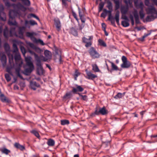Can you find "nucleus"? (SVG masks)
<instances>
[{
    "instance_id": "f257e3e1",
    "label": "nucleus",
    "mask_w": 157,
    "mask_h": 157,
    "mask_svg": "<svg viewBox=\"0 0 157 157\" xmlns=\"http://www.w3.org/2000/svg\"><path fill=\"white\" fill-rule=\"evenodd\" d=\"M14 58L15 61V69L16 73L17 76L21 79H23V77L20 74L21 68L23 64L22 61L21 59V56L19 54L16 53L14 55Z\"/></svg>"
},
{
    "instance_id": "f03ea898",
    "label": "nucleus",
    "mask_w": 157,
    "mask_h": 157,
    "mask_svg": "<svg viewBox=\"0 0 157 157\" xmlns=\"http://www.w3.org/2000/svg\"><path fill=\"white\" fill-rule=\"evenodd\" d=\"M29 52L32 54L34 55L36 61V65L37 66V72L39 75L43 73V68L41 62L40 57L35 52L29 50Z\"/></svg>"
},
{
    "instance_id": "7ed1b4c3",
    "label": "nucleus",
    "mask_w": 157,
    "mask_h": 157,
    "mask_svg": "<svg viewBox=\"0 0 157 157\" xmlns=\"http://www.w3.org/2000/svg\"><path fill=\"white\" fill-rule=\"evenodd\" d=\"M108 113V111L106 109L105 106L100 108L99 106H97L95 108L94 111L92 113L90 116L92 117H95L96 116H98L100 114L105 115Z\"/></svg>"
},
{
    "instance_id": "20e7f679",
    "label": "nucleus",
    "mask_w": 157,
    "mask_h": 157,
    "mask_svg": "<svg viewBox=\"0 0 157 157\" xmlns=\"http://www.w3.org/2000/svg\"><path fill=\"white\" fill-rule=\"evenodd\" d=\"M26 64L29 68H26L25 70L24 74L27 75L28 74L30 73L34 69V66L33 63L31 61V58L28 57L25 58Z\"/></svg>"
},
{
    "instance_id": "39448f33",
    "label": "nucleus",
    "mask_w": 157,
    "mask_h": 157,
    "mask_svg": "<svg viewBox=\"0 0 157 157\" xmlns=\"http://www.w3.org/2000/svg\"><path fill=\"white\" fill-rule=\"evenodd\" d=\"M134 5L137 9H140L139 13L141 19H143L144 17L145 14L144 13V5L142 2L139 3L138 0L134 1Z\"/></svg>"
},
{
    "instance_id": "423d86ee",
    "label": "nucleus",
    "mask_w": 157,
    "mask_h": 157,
    "mask_svg": "<svg viewBox=\"0 0 157 157\" xmlns=\"http://www.w3.org/2000/svg\"><path fill=\"white\" fill-rule=\"evenodd\" d=\"M147 11L148 14H151V16H148L146 18V20L147 21H151V18H154V14L157 15V11L155 8L153 6H151L150 7H148L147 9Z\"/></svg>"
},
{
    "instance_id": "0eeeda50",
    "label": "nucleus",
    "mask_w": 157,
    "mask_h": 157,
    "mask_svg": "<svg viewBox=\"0 0 157 157\" xmlns=\"http://www.w3.org/2000/svg\"><path fill=\"white\" fill-rule=\"evenodd\" d=\"M88 52L92 59H98L101 56V55L96 51V49L93 47H91L90 48Z\"/></svg>"
},
{
    "instance_id": "6e6552de",
    "label": "nucleus",
    "mask_w": 157,
    "mask_h": 157,
    "mask_svg": "<svg viewBox=\"0 0 157 157\" xmlns=\"http://www.w3.org/2000/svg\"><path fill=\"white\" fill-rule=\"evenodd\" d=\"M122 63L121 65V67L122 68H128L131 65L130 62L127 60V59L126 57L124 56H122L121 58Z\"/></svg>"
},
{
    "instance_id": "1a4fd4ad",
    "label": "nucleus",
    "mask_w": 157,
    "mask_h": 157,
    "mask_svg": "<svg viewBox=\"0 0 157 157\" xmlns=\"http://www.w3.org/2000/svg\"><path fill=\"white\" fill-rule=\"evenodd\" d=\"M19 12V11L16 10L10 11L9 13L10 19H13L16 17L19 16L20 15Z\"/></svg>"
},
{
    "instance_id": "9d476101",
    "label": "nucleus",
    "mask_w": 157,
    "mask_h": 157,
    "mask_svg": "<svg viewBox=\"0 0 157 157\" xmlns=\"http://www.w3.org/2000/svg\"><path fill=\"white\" fill-rule=\"evenodd\" d=\"M4 7L3 5L0 4V19L2 21H5L6 20V15L3 12Z\"/></svg>"
},
{
    "instance_id": "9b49d317",
    "label": "nucleus",
    "mask_w": 157,
    "mask_h": 157,
    "mask_svg": "<svg viewBox=\"0 0 157 157\" xmlns=\"http://www.w3.org/2000/svg\"><path fill=\"white\" fill-rule=\"evenodd\" d=\"M85 71L87 75V76L86 77V78L88 79L93 80L97 77V75L92 73L90 71H88L87 69Z\"/></svg>"
},
{
    "instance_id": "f8f14e48",
    "label": "nucleus",
    "mask_w": 157,
    "mask_h": 157,
    "mask_svg": "<svg viewBox=\"0 0 157 157\" xmlns=\"http://www.w3.org/2000/svg\"><path fill=\"white\" fill-rule=\"evenodd\" d=\"M3 35L6 38H7L9 36H12V30H10L9 31L7 28L6 27L4 30Z\"/></svg>"
},
{
    "instance_id": "ddd939ff",
    "label": "nucleus",
    "mask_w": 157,
    "mask_h": 157,
    "mask_svg": "<svg viewBox=\"0 0 157 157\" xmlns=\"http://www.w3.org/2000/svg\"><path fill=\"white\" fill-rule=\"evenodd\" d=\"M27 36L30 38L31 40L33 42H36L37 40L34 36V35H36V33L34 32H27L26 33Z\"/></svg>"
},
{
    "instance_id": "4468645a",
    "label": "nucleus",
    "mask_w": 157,
    "mask_h": 157,
    "mask_svg": "<svg viewBox=\"0 0 157 157\" xmlns=\"http://www.w3.org/2000/svg\"><path fill=\"white\" fill-rule=\"evenodd\" d=\"M76 88H73L72 92L74 94L77 93V92H82L84 90V89L82 88L81 86L76 85Z\"/></svg>"
},
{
    "instance_id": "2eb2a0df",
    "label": "nucleus",
    "mask_w": 157,
    "mask_h": 157,
    "mask_svg": "<svg viewBox=\"0 0 157 157\" xmlns=\"http://www.w3.org/2000/svg\"><path fill=\"white\" fill-rule=\"evenodd\" d=\"M132 13L135 19L136 24L137 25L140 22L137 11L136 10H135Z\"/></svg>"
},
{
    "instance_id": "dca6fc26",
    "label": "nucleus",
    "mask_w": 157,
    "mask_h": 157,
    "mask_svg": "<svg viewBox=\"0 0 157 157\" xmlns=\"http://www.w3.org/2000/svg\"><path fill=\"white\" fill-rule=\"evenodd\" d=\"M12 6L15 9H17V10H21L22 9H25V7L22 5L21 3H19L17 4H12Z\"/></svg>"
},
{
    "instance_id": "f3484780",
    "label": "nucleus",
    "mask_w": 157,
    "mask_h": 157,
    "mask_svg": "<svg viewBox=\"0 0 157 157\" xmlns=\"http://www.w3.org/2000/svg\"><path fill=\"white\" fill-rule=\"evenodd\" d=\"M128 5L121 6V14H126L128 11Z\"/></svg>"
},
{
    "instance_id": "a211bd4d",
    "label": "nucleus",
    "mask_w": 157,
    "mask_h": 157,
    "mask_svg": "<svg viewBox=\"0 0 157 157\" xmlns=\"http://www.w3.org/2000/svg\"><path fill=\"white\" fill-rule=\"evenodd\" d=\"M30 86L32 89L34 90H36V87H39L40 85L36 82H30Z\"/></svg>"
},
{
    "instance_id": "6ab92c4d",
    "label": "nucleus",
    "mask_w": 157,
    "mask_h": 157,
    "mask_svg": "<svg viewBox=\"0 0 157 157\" xmlns=\"http://www.w3.org/2000/svg\"><path fill=\"white\" fill-rule=\"evenodd\" d=\"M55 25L57 30L59 31L61 27V25L60 21L59 19L54 20Z\"/></svg>"
},
{
    "instance_id": "aec40b11",
    "label": "nucleus",
    "mask_w": 157,
    "mask_h": 157,
    "mask_svg": "<svg viewBox=\"0 0 157 157\" xmlns=\"http://www.w3.org/2000/svg\"><path fill=\"white\" fill-rule=\"evenodd\" d=\"M0 59L3 66L5 67L6 65L7 62L6 56L5 54H2Z\"/></svg>"
},
{
    "instance_id": "412c9836",
    "label": "nucleus",
    "mask_w": 157,
    "mask_h": 157,
    "mask_svg": "<svg viewBox=\"0 0 157 157\" xmlns=\"http://www.w3.org/2000/svg\"><path fill=\"white\" fill-rule=\"evenodd\" d=\"M25 29V26L20 27L19 28L18 34L20 37H23L24 31Z\"/></svg>"
},
{
    "instance_id": "4be33fe9",
    "label": "nucleus",
    "mask_w": 157,
    "mask_h": 157,
    "mask_svg": "<svg viewBox=\"0 0 157 157\" xmlns=\"http://www.w3.org/2000/svg\"><path fill=\"white\" fill-rule=\"evenodd\" d=\"M119 16H120V12L119 11H117L115 14V17H114L118 25H119Z\"/></svg>"
},
{
    "instance_id": "5701e85b",
    "label": "nucleus",
    "mask_w": 157,
    "mask_h": 157,
    "mask_svg": "<svg viewBox=\"0 0 157 157\" xmlns=\"http://www.w3.org/2000/svg\"><path fill=\"white\" fill-rule=\"evenodd\" d=\"M14 146L16 148L18 149L21 151H23L25 149V147L24 146L20 145L18 143H15L14 144Z\"/></svg>"
},
{
    "instance_id": "b1692460",
    "label": "nucleus",
    "mask_w": 157,
    "mask_h": 157,
    "mask_svg": "<svg viewBox=\"0 0 157 157\" xmlns=\"http://www.w3.org/2000/svg\"><path fill=\"white\" fill-rule=\"evenodd\" d=\"M47 144L49 146L53 147L55 145V142L53 139H49L48 140Z\"/></svg>"
},
{
    "instance_id": "393cba45",
    "label": "nucleus",
    "mask_w": 157,
    "mask_h": 157,
    "mask_svg": "<svg viewBox=\"0 0 157 157\" xmlns=\"http://www.w3.org/2000/svg\"><path fill=\"white\" fill-rule=\"evenodd\" d=\"M110 63L111 64L112 67V69L109 71L111 72H112V70L118 71L119 70L118 67L114 63L111 62H110Z\"/></svg>"
},
{
    "instance_id": "a878e982",
    "label": "nucleus",
    "mask_w": 157,
    "mask_h": 157,
    "mask_svg": "<svg viewBox=\"0 0 157 157\" xmlns=\"http://www.w3.org/2000/svg\"><path fill=\"white\" fill-rule=\"evenodd\" d=\"M113 1L115 4V10H118L120 7L119 0H113Z\"/></svg>"
},
{
    "instance_id": "bb28decb",
    "label": "nucleus",
    "mask_w": 157,
    "mask_h": 157,
    "mask_svg": "<svg viewBox=\"0 0 157 157\" xmlns=\"http://www.w3.org/2000/svg\"><path fill=\"white\" fill-rule=\"evenodd\" d=\"M93 38V37L92 36H89V39H87L86 38L84 37L82 38V42L84 43L88 42L91 41Z\"/></svg>"
},
{
    "instance_id": "cd10ccee",
    "label": "nucleus",
    "mask_w": 157,
    "mask_h": 157,
    "mask_svg": "<svg viewBox=\"0 0 157 157\" xmlns=\"http://www.w3.org/2000/svg\"><path fill=\"white\" fill-rule=\"evenodd\" d=\"M44 54L45 57L47 59H50L51 58V52H50L48 50H46L44 51Z\"/></svg>"
},
{
    "instance_id": "c85d7f7f",
    "label": "nucleus",
    "mask_w": 157,
    "mask_h": 157,
    "mask_svg": "<svg viewBox=\"0 0 157 157\" xmlns=\"http://www.w3.org/2000/svg\"><path fill=\"white\" fill-rule=\"evenodd\" d=\"M1 100L3 102H8V100L4 96L3 94H1L0 96Z\"/></svg>"
},
{
    "instance_id": "c756f323",
    "label": "nucleus",
    "mask_w": 157,
    "mask_h": 157,
    "mask_svg": "<svg viewBox=\"0 0 157 157\" xmlns=\"http://www.w3.org/2000/svg\"><path fill=\"white\" fill-rule=\"evenodd\" d=\"M114 19V17H108V20L110 21L111 24L114 27H116Z\"/></svg>"
},
{
    "instance_id": "7c9ffc66",
    "label": "nucleus",
    "mask_w": 157,
    "mask_h": 157,
    "mask_svg": "<svg viewBox=\"0 0 157 157\" xmlns=\"http://www.w3.org/2000/svg\"><path fill=\"white\" fill-rule=\"evenodd\" d=\"M71 34L75 36H78V32L76 30L73 28H72L71 29Z\"/></svg>"
},
{
    "instance_id": "2f4dec72",
    "label": "nucleus",
    "mask_w": 157,
    "mask_h": 157,
    "mask_svg": "<svg viewBox=\"0 0 157 157\" xmlns=\"http://www.w3.org/2000/svg\"><path fill=\"white\" fill-rule=\"evenodd\" d=\"M92 70L95 72H98L99 71V69L98 66L96 64H93L92 65Z\"/></svg>"
},
{
    "instance_id": "473e14b6",
    "label": "nucleus",
    "mask_w": 157,
    "mask_h": 157,
    "mask_svg": "<svg viewBox=\"0 0 157 157\" xmlns=\"http://www.w3.org/2000/svg\"><path fill=\"white\" fill-rule=\"evenodd\" d=\"M128 21L126 20L122 21L121 22V25L125 27H128L129 25V23Z\"/></svg>"
},
{
    "instance_id": "72a5a7b5",
    "label": "nucleus",
    "mask_w": 157,
    "mask_h": 157,
    "mask_svg": "<svg viewBox=\"0 0 157 157\" xmlns=\"http://www.w3.org/2000/svg\"><path fill=\"white\" fill-rule=\"evenodd\" d=\"M1 151L3 153L5 154L6 155L10 152V150L6 148H3L1 149Z\"/></svg>"
},
{
    "instance_id": "f704fd0d",
    "label": "nucleus",
    "mask_w": 157,
    "mask_h": 157,
    "mask_svg": "<svg viewBox=\"0 0 157 157\" xmlns=\"http://www.w3.org/2000/svg\"><path fill=\"white\" fill-rule=\"evenodd\" d=\"M4 48L6 52L9 51L10 50V47L8 44L7 43H5L4 45Z\"/></svg>"
},
{
    "instance_id": "c9c22d12",
    "label": "nucleus",
    "mask_w": 157,
    "mask_h": 157,
    "mask_svg": "<svg viewBox=\"0 0 157 157\" xmlns=\"http://www.w3.org/2000/svg\"><path fill=\"white\" fill-rule=\"evenodd\" d=\"M98 42L99 44L101 46H102L104 47H106V46H107L105 42L102 40L99 39L98 40Z\"/></svg>"
},
{
    "instance_id": "e433bc0d",
    "label": "nucleus",
    "mask_w": 157,
    "mask_h": 157,
    "mask_svg": "<svg viewBox=\"0 0 157 157\" xmlns=\"http://www.w3.org/2000/svg\"><path fill=\"white\" fill-rule=\"evenodd\" d=\"M107 7L108 8L109 10H113V6L111 2L108 1L107 2Z\"/></svg>"
},
{
    "instance_id": "4c0bfd02",
    "label": "nucleus",
    "mask_w": 157,
    "mask_h": 157,
    "mask_svg": "<svg viewBox=\"0 0 157 157\" xmlns=\"http://www.w3.org/2000/svg\"><path fill=\"white\" fill-rule=\"evenodd\" d=\"M61 124L62 125H68L69 124V121L67 120H62L61 121Z\"/></svg>"
},
{
    "instance_id": "58836bf2",
    "label": "nucleus",
    "mask_w": 157,
    "mask_h": 157,
    "mask_svg": "<svg viewBox=\"0 0 157 157\" xmlns=\"http://www.w3.org/2000/svg\"><path fill=\"white\" fill-rule=\"evenodd\" d=\"M104 5V3L103 2H101L99 4V12L101 11Z\"/></svg>"
},
{
    "instance_id": "ea45409f",
    "label": "nucleus",
    "mask_w": 157,
    "mask_h": 157,
    "mask_svg": "<svg viewBox=\"0 0 157 157\" xmlns=\"http://www.w3.org/2000/svg\"><path fill=\"white\" fill-rule=\"evenodd\" d=\"M124 95L122 94L118 93L114 96V98L117 99H119L121 98Z\"/></svg>"
},
{
    "instance_id": "a19ab883",
    "label": "nucleus",
    "mask_w": 157,
    "mask_h": 157,
    "mask_svg": "<svg viewBox=\"0 0 157 157\" xmlns=\"http://www.w3.org/2000/svg\"><path fill=\"white\" fill-rule=\"evenodd\" d=\"M31 132L37 138H39L40 137V135L35 130H33L31 131Z\"/></svg>"
},
{
    "instance_id": "79ce46f5",
    "label": "nucleus",
    "mask_w": 157,
    "mask_h": 157,
    "mask_svg": "<svg viewBox=\"0 0 157 157\" xmlns=\"http://www.w3.org/2000/svg\"><path fill=\"white\" fill-rule=\"evenodd\" d=\"M21 1L25 5L29 6L30 4V2L29 0H21Z\"/></svg>"
},
{
    "instance_id": "37998d69",
    "label": "nucleus",
    "mask_w": 157,
    "mask_h": 157,
    "mask_svg": "<svg viewBox=\"0 0 157 157\" xmlns=\"http://www.w3.org/2000/svg\"><path fill=\"white\" fill-rule=\"evenodd\" d=\"M78 94L80 97H82V98H81V99H82L84 101H87V96L86 95H82L81 94H80L79 93H78Z\"/></svg>"
},
{
    "instance_id": "c03bdc74",
    "label": "nucleus",
    "mask_w": 157,
    "mask_h": 157,
    "mask_svg": "<svg viewBox=\"0 0 157 157\" xmlns=\"http://www.w3.org/2000/svg\"><path fill=\"white\" fill-rule=\"evenodd\" d=\"M5 78L7 82H9L11 79V77L8 74H6L5 75Z\"/></svg>"
},
{
    "instance_id": "a18cd8bd",
    "label": "nucleus",
    "mask_w": 157,
    "mask_h": 157,
    "mask_svg": "<svg viewBox=\"0 0 157 157\" xmlns=\"http://www.w3.org/2000/svg\"><path fill=\"white\" fill-rule=\"evenodd\" d=\"M20 49L23 55L25 56L26 53V50L25 48L22 46H21L20 47Z\"/></svg>"
},
{
    "instance_id": "49530a36",
    "label": "nucleus",
    "mask_w": 157,
    "mask_h": 157,
    "mask_svg": "<svg viewBox=\"0 0 157 157\" xmlns=\"http://www.w3.org/2000/svg\"><path fill=\"white\" fill-rule=\"evenodd\" d=\"M13 52H17L18 51V49L17 47V46L16 44H13Z\"/></svg>"
},
{
    "instance_id": "de8ad7c7",
    "label": "nucleus",
    "mask_w": 157,
    "mask_h": 157,
    "mask_svg": "<svg viewBox=\"0 0 157 157\" xmlns=\"http://www.w3.org/2000/svg\"><path fill=\"white\" fill-rule=\"evenodd\" d=\"M72 96V94L71 92H70L68 93H67L64 96V98H70Z\"/></svg>"
},
{
    "instance_id": "09e8293b",
    "label": "nucleus",
    "mask_w": 157,
    "mask_h": 157,
    "mask_svg": "<svg viewBox=\"0 0 157 157\" xmlns=\"http://www.w3.org/2000/svg\"><path fill=\"white\" fill-rule=\"evenodd\" d=\"M29 23L31 25H37V23L34 20H30L29 21Z\"/></svg>"
},
{
    "instance_id": "8fccbe9b",
    "label": "nucleus",
    "mask_w": 157,
    "mask_h": 157,
    "mask_svg": "<svg viewBox=\"0 0 157 157\" xmlns=\"http://www.w3.org/2000/svg\"><path fill=\"white\" fill-rule=\"evenodd\" d=\"M126 14H122L121 18L124 19L127 21H129L127 16L126 15Z\"/></svg>"
},
{
    "instance_id": "3c124183",
    "label": "nucleus",
    "mask_w": 157,
    "mask_h": 157,
    "mask_svg": "<svg viewBox=\"0 0 157 157\" xmlns=\"http://www.w3.org/2000/svg\"><path fill=\"white\" fill-rule=\"evenodd\" d=\"M85 43L86 44L85 45V46L86 48H88L90 47L92 45V42L91 41Z\"/></svg>"
},
{
    "instance_id": "603ef678",
    "label": "nucleus",
    "mask_w": 157,
    "mask_h": 157,
    "mask_svg": "<svg viewBox=\"0 0 157 157\" xmlns=\"http://www.w3.org/2000/svg\"><path fill=\"white\" fill-rule=\"evenodd\" d=\"M29 21L27 20H25V27H29Z\"/></svg>"
},
{
    "instance_id": "864d4df0",
    "label": "nucleus",
    "mask_w": 157,
    "mask_h": 157,
    "mask_svg": "<svg viewBox=\"0 0 157 157\" xmlns=\"http://www.w3.org/2000/svg\"><path fill=\"white\" fill-rule=\"evenodd\" d=\"M5 6L8 7L12 6V4H11L8 1H6L5 3Z\"/></svg>"
},
{
    "instance_id": "5fc2aeb1",
    "label": "nucleus",
    "mask_w": 157,
    "mask_h": 157,
    "mask_svg": "<svg viewBox=\"0 0 157 157\" xmlns=\"http://www.w3.org/2000/svg\"><path fill=\"white\" fill-rule=\"evenodd\" d=\"M124 2L126 5H128V4L129 5L132 4L130 0H124Z\"/></svg>"
},
{
    "instance_id": "6e6d98bb",
    "label": "nucleus",
    "mask_w": 157,
    "mask_h": 157,
    "mask_svg": "<svg viewBox=\"0 0 157 157\" xmlns=\"http://www.w3.org/2000/svg\"><path fill=\"white\" fill-rule=\"evenodd\" d=\"M113 10H108V17H113L112 15V12Z\"/></svg>"
},
{
    "instance_id": "4d7b16f0",
    "label": "nucleus",
    "mask_w": 157,
    "mask_h": 157,
    "mask_svg": "<svg viewBox=\"0 0 157 157\" xmlns=\"http://www.w3.org/2000/svg\"><path fill=\"white\" fill-rule=\"evenodd\" d=\"M102 28V30L104 31H106V25L104 23H102L101 24Z\"/></svg>"
},
{
    "instance_id": "13d9d810",
    "label": "nucleus",
    "mask_w": 157,
    "mask_h": 157,
    "mask_svg": "<svg viewBox=\"0 0 157 157\" xmlns=\"http://www.w3.org/2000/svg\"><path fill=\"white\" fill-rule=\"evenodd\" d=\"M80 75V73L77 70H76L74 74V76H76V77H78Z\"/></svg>"
},
{
    "instance_id": "bf43d9fd",
    "label": "nucleus",
    "mask_w": 157,
    "mask_h": 157,
    "mask_svg": "<svg viewBox=\"0 0 157 157\" xmlns=\"http://www.w3.org/2000/svg\"><path fill=\"white\" fill-rule=\"evenodd\" d=\"M72 14L74 17L76 19L77 21H78V19L77 17V15L76 13L72 11Z\"/></svg>"
},
{
    "instance_id": "052dcab7",
    "label": "nucleus",
    "mask_w": 157,
    "mask_h": 157,
    "mask_svg": "<svg viewBox=\"0 0 157 157\" xmlns=\"http://www.w3.org/2000/svg\"><path fill=\"white\" fill-rule=\"evenodd\" d=\"M8 24L10 25H15L16 24V22H13L12 21H11L10 20H9L8 21Z\"/></svg>"
},
{
    "instance_id": "680f3d73",
    "label": "nucleus",
    "mask_w": 157,
    "mask_h": 157,
    "mask_svg": "<svg viewBox=\"0 0 157 157\" xmlns=\"http://www.w3.org/2000/svg\"><path fill=\"white\" fill-rule=\"evenodd\" d=\"M37 41L40 43V44L42 45H44L45 44L43 41L40 39H38V40H37V41Z\"/></svg>"
},
{
    "instance_id": "e2e57ef3",
    "label": "nucleus",
    "mask_w": 157,
    "mask_h": 157,
    "mask_svg": "<svg viewBox=\"0 0 157 157\" xmlns=\"http://www.w3.org/2000/svg\"><path fill=\"white\" fill-rule=\"evenodd\" d=\"M150 0H145V4L146 6H148L149 4Z\"/></svg>"
},
{
    "instance_id": "0e129e2a",
    "label": "nucleus",
    "mask_w": 157,
    "mask_h": 157,
    "mask_svg": "<svg viewBox=\"0 0 157 157\" xmlns=\"http://www.w3.org/2000/svg\"><path fill=\"white\" fill-rule=\"evenodd\" d=\"M103 12L106 15L108 13V10H107L106 9H104L103 10Z\"/></svg>"
},
{
    "instance_id": "69168bd1",
    "label": "nucleus",
    "mask_w": 157,
    "mask_h": 157,
    "mask_svg": "<svg viewBox=\"0 0 157 157\" xmlns=\"http://www.w3.org/2000/svg\"><path fill=\"white\" fill-rule=\"evenodd\" d=\"M78 12H79V16L80 17V18H81L82 17V14H81L80 9L79 8H78Z\"/></svg>"
},
{
    "instance_id": "338daca9",
    "label": "nucleus",
    "mask_w": 157,
    "mask_h": 157,
    "mask_svg": "<svg viewBox=\"0 0 157 157\" xmlns=\"http://www.w3.org/2000/svg\"><path fill=\"white\" fill-rule=\"evenodd\" d=\"M106 16V14H105L103 12L101 14V16L103 17L104 18H105Z\"/></svg>"
},
{
    "instance_id": "774afa93",
    "label": "nucleus",
    "mask_w": 157,
    "mask_h": 157,
    "mask_svg": "<svg viewBox=\"0 0 157 157\" xmlns=\"http://www.w3.org/2000/svg\"><path fill=\"white\" fill-rule=\"evenodd\" d=\"M145 38V37L144 35L141 38H140V40L142 41H143L144 40Z\"/></svg>"
}]
</instances>
